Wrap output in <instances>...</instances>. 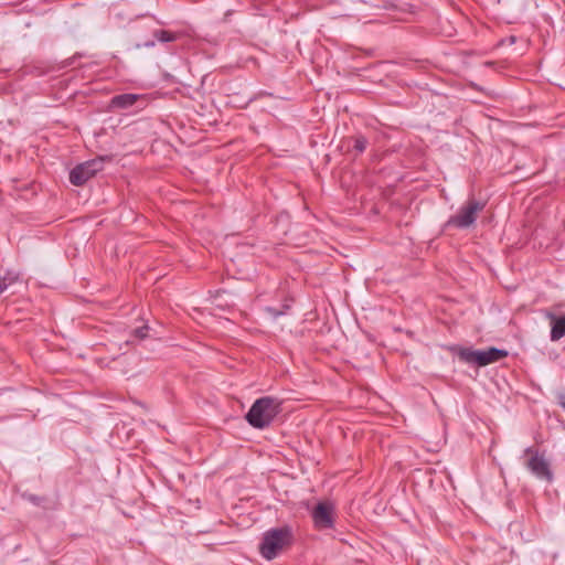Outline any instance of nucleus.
<instances>
[{
	"label": "nucleus",
	"mask_w": 565,
	"mask_h": 565,
	"mask_svg": "<svg viewBox=\"0 0 565 565\" xmlns=\"http://www.w3.org/2000/svg\"><path fill=\"white\" fill-rule=\"evenodd\" d=\"M280 412V402L271 396H264L254 402L245 418L257 429L268 427Z\"/></svg>",
	"instance_id": "1"
},
{
	"label": "nucleus",
	"mask_w": 565,
	"mask_h": 565,
	"mask_svg": "<svg viewBox=\"0 0 565 565\" xmlns=\"http://www.w3.org/2000/svg\"><path fill=\"white\" fill-rule=\"evenodd\" d=\"M292 534L289 526L270 529L264 533L259 553L267 561H271L290 544Z\"/></svg>",
	"instance_id": "2"
},
{
	"label": "nucleus",
	"mask_w": 565,
	"mask_h": 565,
	"mask_svg": "<svg viewBox=\"0 0 565 565\" xmlns=\"http://www.w3.org/2000/svg\"><path fill=\"white\" fill-rule=\"evenodd\" d=\"M486 203L470 199L458 212L446 222V227L468 228L475 224L478 214L484 209Z\"/></svg>",
	"instance_id": "3"
},
{
	"label": "nucleus",
	"mask_w": 565,
	"mask_h": 565,
	"mask_svg": "<svg viewBox=\"0 0 565 565\" xmlns=\"http://www.w3.org/2000/svg\"><path fill=\"white\" fill-rule=\"evenodd\" d=\"M524 456L527 457L525 460V467L535 478L546 482H552L553 471L548 460L543 454L533 447H527L524 450Z\"/></svg>",
	"instance_id": "4"
},
{
	"label": "nucleus",
	"mask_w": 565,
	"mask_h": 565,
	"mask_svg": "<svg viewBox=\"0 0 565 565\" xmlns=\"http://www.w3.org/2000/svg\"><path fill=\"white\" fill-rule=\"evenodd\" d=\"M507 355V351L497 348H489L487 350L462 349L459 352V358L462 361L469 364H477L479 366H486L498 362Z\"/></svg>",
	"instance_id": "5"
},
{
	"label": "nucleus",
	"mask_w": 565,
	"mask_h": 565,
	"mask_svg": "<svg viewBox=\"0 0 565 565\" xmlns=\"http://www.w3.org/2000/svg\"><path fill=\"white\" fill-rule=\"evenodd\" d=\"M105 158L98 157L93 160H88L81 164H77L70 172V181L76 186L85 184L92 179L98 171L104 168Z\"/></svg>",
	"instance_id": "6"
},
{
	"label": "nucleus",
	"mask_w": 565,
	"mask_h": 565,
	"mask_svg": "<svg viewBox=\"0 0 565 565\" xmlns=\"http://www.w3.org/2000/svg\"><path fill=\"white\" fill-rule=\"evenodd\" d=\"M313 524L318 530L332 529L334 525V505L331 502H319L311 512Z\"/></svg>",
	"instance_id": "7"
},
{
	"label": "nucleus",
	"mask_w": 565,
	"mask_h": 565,
	"mask_svg": "<svg viewBox=\"0 0 565 565\" xmlns=\"http://www.w3.org/2000/svg\"><path fill=\"white\" fill-rule=\"evenodd\" d=\"M546 317L550 319L551 324V340L558 341L565 335V315H554L547 312Z\"/></svg>",
	"instance_id": "8"
},
{
	"label": "nucleus",
	"mask_w": 565,
	"mask_h": 565,
	"mask_svg": "<svg viewBox=\"0 0 565 565\" xmlns=\"http://www.w3.org/2000/svg\"><path fill=\"white\" fill-rule=\"evenodd\" d=\"M141 96L138 94H120L111 98V106L116 108H129L136 104Z\"/></svg>",
	"instance_id": "9"
},
{
	"label": "nucleus",
	"mask_w": 565,
	"mask_h": 565,
	"mask_svg": "<svg viewBox=\"0 0 565 565\" xmlns=\"http://www.w3.org/2000/svg\"><path fill=\"white\" fill-rule=\"evenodd\" d=\"M18 281H20V273L15 270H8L3 276H0V285L4 286V291Z\"/></svg>",
	"instance_id": "10"
},
{
	"label": "nucleus",
	"mask_w": 565,
	"mask_h": 565,
	"mask_svg": "<svg viewBox=\"0 0 565 565\" xmlns=\"http://www.w3.org/2000/svg\"><path fill=\"white\" fill-rule=\"evenodd\" d=\"M154 38L162 43L173 42L178 40V34L166 30H158L154 32Z\"/></svg>",
	"instance_id": "11"
},
{
	"label": "nucleus",
	"mask_w": 565,
	"mask_h": 565,
	"mask_svg": "<svg viewBox=\"0 0 565 565\" xmlns=\"http://www.w3.org/2000/svg\"><path fill=\"white\" fill-rule=\"evenodd\" d=\"M366 146L367 140L364 137L359 136L355 138L353 147L358 152H363L366 149Z\"/></svg>",
	"instance_id": "12"
},
{
	"label": "nucleus",
	"mask_w": 565,
	"mask_h": 565,
	"mask_svg": "<svg viewBox=\"0 0 565 565\" xmlns=\"http://www.w3.org/2000/svg\"><path fill=\"white\" fill-rule=\"evenodd\" d=\"M148 330H149V327L147 324L140 327V328H137L134 330V334L136 338L142 340L145 338H147L148 335Z\"/></svg>",
	"instance_id": "13"
},
{
	"label": "nucleus",
	"mask_w": 565,
	"mask_h": 565,
	"mask_svg": "<svg viewBox=\"0 0 565 565\" xmlns=\"http://www.w3.org/2000/svg\"><path fill=\"white\" fill-rule=\"evenodd\" d=\"M266 311L269 312L274 318H277V317H279V316L285 313L284 311H278V310H276L275 308H271V307H267Z\"/></svg>",
	"instance_id": "14"
},
{
	"label": "nucleus",
	"mask_w": 565,
	"mask_h": 565,
	"mask_svg": "<svg viewBox=\"0 0 565 565\" xmlns=\"http://www.w3.org/2000/svg\"><path fill=\"white\" fill-rule=\"evenodd\" d=\"M558 404L565 411V395L564 394L558 395Z\"/></svg>",
	"instance_id": "15"
},
{
	"label": "nucleus",
	"mask_w": 565,
	"mask_h": 565,
	"mask_svg": "<svg viewBox=\"0 0 565 565\" xmlns=\"http://www.w3.org/2000/svg\"><path fill=\"white\" fill-rule=\"evenodd\" d=\"M153 45H154V43H153V42L146 43V46H148V47H151V46H153Z\"/></svg>",
	"instance_id": "16"
},
{
	"label": "nucleus",
	"mask_w": 565,
	"mask_h": 565,
	"mask_svg": "<svg viewBox=\"0 0 565 565\" xmlns=\"http://www.w3.org/2000/svg\"><path fill=\"white\" fill-rule=\"evenodd\" d=\"M3 287H4L3 285H0V295H1L2 292H4Z\"/></svg>",
	"instance_id": "17"
}]
</instances>
